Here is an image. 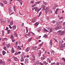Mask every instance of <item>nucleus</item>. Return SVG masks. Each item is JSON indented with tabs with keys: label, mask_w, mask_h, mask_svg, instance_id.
<instances>
[{
	"label": "nucleus",
	"mask_w": 65,
	"mask_h": 65,
	"mask_svg": "<svg viewBox=\"0 0 65 65\" xmlns=\"http://www.w3.org/2000/svg\"><path fill=\"white\" fill-rule=\"evenodd\" d=\"M14 61H17L18 60V58H17L16 57H14Z\"/></svg>",
	"instance_id": "nucleus-16"
},
{
	"label": "nucleus",
	"mask_w": 65,
	"mask_h": 65,
	"mask_svg": "<svg viewBox=\"0 0 65 65\" xmlns=\"http://www.w3.org/2000/svg\"><path fill=\"white\" fill-rule=\"evenodd\" d=\"M30 57L29 56V55H28L27 56H26V58H29Z\"/></svg>",
	"instance_id": "nucleus-49"
},
{
	"label": "nucleus",
	"mask_w": 65,
	"mask_h": 65,
	"mask_svg": "<svg viewBox=\"0 0 65 65\" xmlns=\"http://www.w3.org/2000/svg\"><path fill=\"white\" fill-rule=\"evenodd\" d=\"M32 22L33 23H35V22H36V20H35L34 19H33L32 21Z\"/></svg>",
	"instance_id": "nucleus-26"
},
{
	"label": "nucleus",
	"mask_w": 65,
	"mask_h": 65,
	"mask_svg": "<svg viewBox=\"0 0 65 65\" xmlns=\"http://www.w3.org/2000/svg\"><path fill=\"white\" fill-rule=\"evenodd\" d=\"M16 45H18V42H16Z\"/></svg>",
	"instance_id": "nucleus-59"
},
{
	"label": "nucleus",
	"mask_w": 65,
	"mask_h": 65,
	"mask_svg": "<svg viewBox=\"0 0 65 65\" xmlns=\"http://www.w3.org/2000/svg\"><path fill=\"white\" fill-rule=\"evenodd\" d=\"M12 27H13V28H12L13 30H15V29H16V25H15L14 26H12Z\"/></svg>",
	"instance_id": "nucleus-9"
},
{
	"label": "nucleus",
	"mask_w": 65,
	"mask_h": 65,
	"mask_svg": "<svg viewBox=\"0 0 65 65\" xmlns=\"http://www.w3.org/2000/svg\"><path fill=\"white\" fill-rule=\"evenodd\" d=\"M4 49L5 50V51H7V50L6 49V46H4Z\"/></svg>",
	"instance_id": "nucleus-23"
},
{
	"label": "nucleus",
	"mask_w": 65,
	"mask_h": 65,
	"mask_svg": "<svg viewBox=\"0 0 65 65\" xmlns=\"http://www.w3.org/2000/svg\"><path fill=\"white\" fill-rule=\"evenodd\" d=\"M50 10H48V7H47L46 8V9L45 11L46 13H47L48 12V11H49Z\"/></svg>",
	"instance_id": "nucleus-5"
},
{
	"label": "nucleus",
	"mask_w": 65,
	"mask_h": 65,
	"mask_svg": "<svg viewBox=\"0 0 65 65\" xmlns=\"http://www.w3.org/2000/svg\"><path fill=\"white\" fill-rule=\"evenodd\" d=\"M3 61L1 60H0V63H2Z\"/></svg>",
	"instance_id": "nucleus-31"
},
{
	"label": "nucleus",
	"mask_w": 65,
	"mask_h": 65,
	"mask_svg": "<svg viewBox=\"0 0 65 65\" xmlns=\"http://www.w3.org/2000/svg\"><path fill=\"white\" fill-rule=\"evenodd\" d=\"M42 13L41 12H40V13H39V15H41V13Z\"/></svg>",
	"instance_id": "nucleus-62"
},
{
	"label": "nucleus",
	"mask_w": 65,
	"mask_h": 65,
	"mask_svg": "<svg viewBox=\"0 0 65 65\" xmlns=\"http://www.w3.org/2000/svg\"><path fill=\"white\" fill-rule=\"evenodd\" d=\"M44 4H45V5H46L47 4V3L45 2H44Z\"/></svg>",
	"instance_id": "nucleus-48"
},
{
	"label": "nucleus",
	"mask_w": 65,
	"mask_h": 65,
	"mask_svg": "<svg viewBox=\"0 0 65 65\" xmlns=\"http://www.w3.org/2000/svg\"><path fill=\"white\" fill-rule=\"evenodd\" d=\"M25 63V64H28L29 63V59L27 58L26 59Z\"/></svg>",
	"instance_id": "nucleus-2"
},
{
	"label": "nucleus",
	"mask_w": 65,
	"mask_h": 65,
	"mask_svg": "<svg viewBox=\"0 0 65 65\" xmlns=\"http://www.w3.org/2000/svg\"><path fill=\"white\" fill-rule=\"evenodd\" d=\"M11 38L12 39H13V36H11Z\"/></svg>",
	"instance_id": "nucleus-32"
},
{
	"label": "nucleus",
	"mask_w": 65,
	"mask_h": 65,
	"mask_svg": "<svg viewBox=\"0 0 65 65\" xmlns=\"http://www.w3.org/2000/svg\"><path fill=\"white\" fill-rule=\"evenodd\" d=\"M30 50V48L29 47H27L26 50V52H29Z\"/></svg>",
	"instance_id": "nucleus-6"
},
{
	"label": "nucleus",
	"mask_w": 65,
	"mask_h": 65,
	"mask_svg": "<svg viewBox=\"0 0 65 65\" xmlns=\"http://www.w3.org/2000/svg\"><path fill=\"white\" fill-rule=\"evenodd\" d=\"M13 21H11V22H10V25H11V26H12V25L13 24Z\"/></svg>",
	"instance_id": "nucleus-7"
},
{
	"label": "nucleus",
	"mask_w": 65,
	"mask_h": 65,
	"mask_svg": "<svg viewBox=\"0 0 65 65\" xmlns=\"http://www.w3.org/2000/svg\"><path fill=\"white\" fill-rule=\"evenodd\" d=\"M13 8H14V11H15V6H14V7H13Z\"/></svg>",
	"instance_id": "nucleus-56"
},
{
	"label": "nucleus",
	"mask_w": 65,
	"mask_h": 65,
	"mask_svg": "<svg viewBox=\"0 0 65 65\" xmlns=\"http://www.w3.org/2000/svg\"><path fill=\"white\" fill-rule=\"evenodd\" d=\"M43 62L44 63V64H45V65H47L48 64V63L45 61H43Z\"/></svg>",
	"instance_id": "nucleus-22"
},
{
	"label": "nucleus",
	"mask_w": 65,
	"mask_h": 65,
	"mask_svg": "<svg viewBox=\"0 0 65 65\" xmlns=\"http://www.w3.org/2000/svg\"><path fill=\"white\" fill-rule=\"evenodd\" d=\"M18 49H19V50H21V48L19 46H18Z\"/></svg>",
	"instance_id": "nucleus-30"
},
{
	"label": "nucleus",
	"mask_w": 65,
	"mask_h": 65,
	"mask_svg": "<svg viewBox=\"0 0 65 65\" xmlns=\"http://www.w3.org/2000/svg\"><path fill=\"white\" fill-rule=\"evenodd\" d=\"M63 17H62L60 18H59V20H61V19H63Z\"/></svg>",
	"instance_id": "nucleus-52"
},
{
	"label": "nucleus",
	"mask_w": 65,
	"mask_h": 65,
	"mask_svg": "<svg viewBox=\"0 0 65 65\" xmlns=\"http://www.w3.org/2000/svg\"><path fill=\"white\" fill-rule=\"evenodd\" d=\"M9 28H10L11 29H12V27H11V26H10V25H9Z\"/></svg>",
	"instance_id": "nucleus-36"
},
{
	"label": "nucleus",
	"mask_w": 65,
	"mask_h": 65,
	"mask_svg": "<svg viewBox=\"0 0 65 65\" xmlns=\"http://www.w3.org/2000/svg\"><path fill=\"white\" fill-rule=\"evenodd\" d=\"M57 33H58L59 34H60L61 35H63L64 34H65V30L63 31L62 32L61 31L59 30L57 32Z\"/></svg>",
	"instance_id": "nucleus-1"
},
{
	"label": "nucleus",
	"mask_w": 65,
	"mask_h": 65,
	"mask_svg": "<svg viewBox=\"0 0 65 65\" xmlns=\"http://www.w3.org/2000/svg\"><path fill=\"white\" fill-rule=\"evenodd\" d=\"M26 33H28V29L27 28H26Z\"/></svg>",
	"instance_id": "nucleus-57"
},
{
	"label": "nucleus",
	"mask_w": 65,
	"mask_h": 65,
	"mask_svg": "<svg viewBox=\"0 0 65 65\" xmlns=\"http://www.w3.org/2000/svg\"><path fill=\"white\" fill-rule=\"evenodd\" d=\"M55 62H54V63H51V65H54V64H55Z\"/></svg>",
	"instance_id": "nucleus-47"
},
{
	"label": "nucleus",
	"mask_w": 65,
	"mask_h": 65,
	"mask_svg": "<svg viewBox=\"0 0 65 65\" xmlns=\"http://www.w3.org/2000/svg\"><path fill=\"white\" fill-rule=\"evenodd\" d=\"M7 47L8 48H9V47L10 46V44H7L6 45Z\"/></svg>",
	"instance_id": "nucleus-21"
},
{
	"label": "nucleus",
	"mask_w": 65,
	"mask_h": 65,
	"mask_svg": "<svg viewBox=\"0 0 65 65\" xmlns=\"http://www.w3.org/2000/svg\"><path fill=\"white\" fill-rule=\"evenodd\" d=\"M47 60H48V61H49L50 60V58H47Z\"/></svg>",
	"instance_id": "nucleus-58"
},
{
	"label": "nucleus",
	"mask_w": 65,
	"mask_h": 65,
	"mask_svg": "<svg viewBox=\"0 0 65 65\" xmlns=\"http://www.w3.org/2000/svg\"><path fill=\"white\" fill-rule=\"evenodd\" d=\"M61 26H57L55 28V29L56 30H58V29H61Z\"/></svg>",
	"instance_id": "nucleus-4"
},
{
	"label": "nucleus",
	"mask_w": 65,
	"mask_h": 65,
	"mask_svg": "<svg viewBox=\"0 0 65 65\" xmlns=\"http://www.w3.org/2000/svg\"><path fill=\"white\" fill-rule=\"evenodd\" d=\"M8 27H7L6 29H5V30H8Z\"/></svg>",
	"instance_id": "nucleus-45"
},
{
	"label": "nucleus",
	"mask_w": 65,
	"mask_h": 65,
	"mask_svg": "<svg viewBox=\"0 0 65 65\" xmlns=\"http://www.w3.org/2000/svg\"><path fill=\"white\" fill-rule=\"evenodd\" d=\"M35 5H36L34 4L32 6V7H34V6H35Z\"/></svg>",
	"instance_id": "nucleus-60"
},
{
	"label": "nucleus",
	"mask_w": 65,
	"mask_h": 65,
	"mask_svg": "<svg viewBox=\"0 0 65 65\" xmlns=\"http://www.w3.org/2000/svg\"><path fill=\"white\" fill-rule=\"evenodd\" d=\"M56 8V6H54V7L53 8V9H55Z\"/></svg>",
	"instance_id": "nucleus-43"
},
{
	"label": "nucleus",
	"mask_w": 65,
	"mask_h": 65,
	"mask_svg": "<svg viewBox=\"0 0 65 65\" xmlns=\"http://www.w3.org/2000/svg\"><path fill=\"white\" fill-rule=\"evenodd\" d=\"M34 2V1H31L30 3L32 4V3H33Z\"/></svg>",
	"instance_id": "nucleus-55"
},
{
	"label": "nucleus",
	"mask_w": 65,
	"mask_h": 65,
	"mask_svg": "<svg viewBox=\"0 0 65 65\" xmlns=\"http://www.w3.org/2000/svg\"><path fill=\"white\" fill-rule=\"evenodd\" d=\"M3 45H5V42H4L3 43Z\"/></svg>",
	"instance_id": "nucleus-51"
},
{
	"label": "nucleus",
	"mask_w": 65,
	"mask_h": 65,
	"mask_svg": "<svg viewBox=\"0 0 65 65\" xmlns=\"http://www.w3.org/2000/svg\"><path fill=\"white\" fill-rule=\"evenodd\" d=\"M65 25V22H64L63 23V26H64V25Z\"/></svg>",
	"instance_id": "nucleus-63"
},
{
	"label": "nucleus",
	"mask_w": 65,
	"mask_h": 65,
	"mask_svg": "<svg viewBox=\"0 0 65 65\" xmlns=\"http://www.w3.org/2000/svg\"><path fill=\"white\" fill-rule=\"evenodd\" d=\"M22 26H24V23H22Z\"/></svg>",
	"instance_id": "nucleus-64"
},
{
	"label": "nucleus",
	"mask_w": 65,
	"mask_h": 65,
	"mask_svg": "<svg viewBox=\"0 0 65 65\" xmlns=\"http://www.w3.org/2000/svg\"><path fill=\"white\" fill-rule=\"evenodd\" d=\"M32 56L33 58V59H32L33 61H35V55H34V54H32Z\"/></svg>",
	"instance_id": "nucleus-3"
},
{
	"label": "nucleus",
	"mask_w": 65,
	"mask_h": 65,
	"mask_svg": "<svg viewBox=\"0 0 65 65\" xmlns=\"http://www.w3.org/2000/svg\"><path fill=\"white\" fill-rule=\"evenodd\" d=\"M36 3H37V4H39V3H40V1H39V2H36Z\"/></svg>",
	"instance_id": "nucleus-37"
},
{
	"label": "nucleus",
	"mask_w": 65,
	"mask_h": 65,
	"mask_svg": "<svg viewBox=\"0 0 65 65\" xmlns=\"http://www.w3.org/2000/svg\"><path fill=\"white\" fill-rule=\"evenodd\" d=\"M59 65V62H57L56 64V65Z\"/></svg>",
	"instance_id": "nucleus-41"
},
{
	"label": "nucleus",
	"mask_w": 65,
	"mask_h": 65,
	"mask_svg": "<svg viewBox=\"0 0 65 65\" xmlns=\"http://www.w3.org/2000/svg\"><path fill=\"white\" fill-rule=\"evenodd\" d=\"M36 63L37 64H39V62L38 61H37L36 62Z\"/></svg>",
	"instance_id": "nucleus-42"
},
{
	"label": "nucleus",
	"mask_w": 65,
	"mask_h": 65,
	"mask_svg": "<svg viewBox=\"0 0 65 65\" xmlns=\"http://www.w3.org/2000/svg\"><path fill=\"white\" fill-rule=\"evenodd\" d=\"M52 31H53V30L52 29V28H51L50 29V32H52Z\"/></svg>",
	"instance_id": "nucleus-38"
},
{
	"label": "nucleus",
	"mask_w": 65,
	"mask_h": 65,
	"mask_svg": "<svg viewBox=\"0 0 65 65\" xmlns=\"http://www.w3.org/2000/svg\"><path fill=\"white\" fill-rule=\"evenodd\" d=\"M54 40H55L58 43V41H57V40L56 39H54Z\"/></svg>",
	"instance_id": "nucleus-53"
},
{
	"label": "nucleus",
	"mask_w": 65,
	"mask_h": 65,
	"mask_svg": "<svg viewBox=\"0 0 65 65\" xmlns=\"http://www.w3.org/2000/svg\"><path fill=\"white\" fill-rule=\"evenodd\" d=\"M21 61L22 62H23V61H24V58L23 57H22V58L21 59Z\"/></svg>",
	"instance_id": "nucleus-13"
},
{
	"label": "nucleus",
	"mask_w": 65,
	"mask_h": 65,
	"mask_svg": "<svg viewBox=\"0 0 65 65\" xmlns=\"http://www.w3.org/2000/svg\"><path fill=\"white\" fill-rule=\"evenodd\" d=\"M3 63V65H5V62L4 61H3V63Z\"/></svg>",
	"instance_id": "nucleus-40"
},
{
	"label": "nucleus",
	"mask_w": 65,
	"mask_h": 65,
	"mask_svg": "<svg viewBox=\"0 0 65 65\" xmlns=\"http://www.w3.org/2000/svg\"><path fill=\"white\" fill-rule=\"evenodd\" d=\"M31 32L30 31H29L28 32V34H27L26 35H27V36H30V33Z\"/></svg>",
	"instance_id": "nucleus-15"
},
{
	"label": "nucleus",
	"mask_w": 65,
	"mask_h": 65,
	"mask_svg": "<svg viewBox=\"0 0 65 65\" xmlns=\"http://www.w3.org/2000/svg\"><path fill=\"white\" fill-rule=\"evenodd\" d=\"M2 35L3 36H4V30H2Z\"/></svg>",
	"instance_id": "nucleus-18"
},
{
	"label": "nucleus",
	"mask_w": 65,
	"mask_h": 65,
	"mask_svg": "<svg viewBox=\"0 0 65 65\" xmlns=\"http://www.w3.org/2000/svg\"><path fill=\"white\" fill-rule=\"evenodd\" d=\"M62 60H63L64 62L65 61V59L64 58H62Z\"/></svg>",
	"instance_id": "nucleus-35"
},
{
	"label": "nucleus",
	"mask_w": 65,
	"mask_h": 65,
	"mask_svg": "<svg viewBox=\"0 0 65 65\" xmlns=\"http://www.w3.org/2000/svg\"><path fill=\"white\" fill-rule=\"evenodd\" d=\"M12 53H14V49H13V47H12Z\"/></svg>",
	"instance_id": "nucleus-14"
},
{
	"label": "nucleus",
	"mask_w": 65,
	"mask_h": 65,
	"mask_svg": "<svg viewBox=\"0 0 65 65\" xmlns=\"http://www.w3.org/2000/svg\"><path fill=\"white\" fill-rule=\"evenodd\" d=\"M50 43L51 44V47H52V40H51V41L50 42Z\"/></svg>",
	"instance_id": "nucleus-25"
},
{
	"label": "nucleus",
	"mask_w": 65,
	"mask_h": 65,
	"mask_svg": "<svg viewBox=\"0 0 65 65\" xmlns=\"http://www.w3.org/2000/svg\"><path fill=\"white\" fill-rule=\"evenodd\" d=\"M41 9V8H39V9H38V11H37V12H38L39 11H40V10Z\"/></svg>",
	"instance_id": "nucleus-33"
},
{
	"label": "nucleus",
	"mask_w": 65,
	"mask_h": 65,
	"mask_svg": "<svg viewBox=\"0 0 65 65\" xmlns=\"http://www.w3.org/2000/svg\"><path fill=\"white\" fill-rule=\"evenodd\" d=\"M15 55H18V53H15Z\"/></svg>",
	"instance_id": "nucleus-50"
},
{
	"label": "nucleus",
	"mask_w": 65,
	"mask_h": 65,
	"mask_svg": "<svg viewBox=\"0 0 65 65\" xmlns=\"http://www.w3.org/2000/svg\"><path fill=\"white\" fill-rule=\"evenodd\" d=\"M0 5H1L2 6H4V4L2 3L0 4Z\"/></svg>",
	"instance_id": "nucleus-27"
},
{
	"label": "nucleus",
	"mask_w": 65,
	"mask_h": 65,
	"mask_svg": "<svg viewBox=\"0 0 65 65\" xmlns=\"http://www.w3.org/2000/svg\"><path fill=\"white\" fill-rule=\"evenodd\" d=\"M39 46H42V44H40L39 45Z\"/></svg>",
	"instance_id": "nucleus-61"
},
{
	"label": "nucleus",
	"mask_w": 65,
	"mask_h": 65,
	"mask_svg": "<svg viewBox=\"0 0 65 65\" xmlns=\"http://www.w3.org/2000/svg\"><path fill=\"white\" fill-rule=\"evenodd\" d=\"M17 1H18L19 2H22V0H16Z\"/></svg>",
	"instance_id": "nucleus-44"
},
{
	"label": "nucleus",
	"mask_w": 65,
	"mask_h": 65,
	"mask_svg": "<svg viewBox=\"0 0 65 65\" xmlns=\"http://www.w3.org/2000/svg\"><path fill=\"white\" fill-rule=\"evenodd\" d=\"M12 42H14L15 41V40H14L13 39H12Z\"/></svg>",
	"instance_id": "nucleus-46"
},
{
	"label": "nucleus",
	"mask_w": 65,
	"mask_h": 65,
	"mask_svg": "<svg viewBox=\"0 0 65 65\" xmlns=\"http://www.w3.org/2000/svg\"><path fill=\"white\" fill-rule=\"evenodd\" d=\"M53 23V24H55V21H52Z\"/></svg>",
	"instance_id": "nucleus-54"
},
{
	"label": "nucleus",
	"mask_w": 65,
	"mask_h": 65,
	"mask_svg": "<svg viewBox=\"0 0 65 65\" xmlns=\"http://www.w3.org/2000/svg\"><path fill=\"white\" fill-rule=\"evenodd\" d=\"M59 9L57 8L56 10V11L55 12V14H57V12H58V10H59Z\"/></svg>",
	"instance_id": "nucleus-8"
},
{
	"label": "nucleus",
	"mask_w": 65,
	"mask_h": 65,
	"mask_svg": "<svg viewBox=\"0 0 65 65\" xmlns=\"http://www.w3.org/2000/svg\"><path fill=\"white\" fill-rule=\"evenodd\" d=\"M59 45L60 46H62V43H60Z\"/></svg>",
	"instance_id": "nucleus-29"
},
{
	"label": "nucleus",
	"mask_w": 65,
	"mask_h": 65,
	"mask_svg": "<svg viewBox=\"0 0 65 65\" xmlns=\"http://www.w3.org/2000/svg\"><path fill=\"white\" fill-rule=\"evenodd\" d=\"M39 23H38V22H36L35 24V26H38V25H39Z\"/></svg>",
	"instance_id": "nucleus-12"
},
{
	"label": "nucleus",
	"mask_w": 65,
	"mask_h": 65,
	"mask_svg": "<svg viewBox=\"0 0 65 65\" xmlns=\"http://www.w3.org/2000/svg\"><path fill=\"white\" fill-rule=\"evenodd\" d=\"M4 39H7V38H5L3 39L2 40V41H4Z\"/></svg>",
	"instance_id": "nucleus-39"
},
{
	"label": "nucleus",
	"mask_w": 65,
	"mask_h": 65,
	"mask_svg": "<svg viewBox=\"0 0 65 65\" xmlns=\"http://www.w3.org/2000/svg\"><path fill=\"white\" fill-rule=\"evenodd\" d=\"M7 31H8V34H9V33L10 32V31L9 30H8Z\"/></svg>",
	"instance_id": "nucleus-34"
},
{
	"label": "nucleus",
	"mask_w": 65,
	"mask_h": 65,
	"mask_svg": "<svg viewBox=\"0 0 65 65\" xmlns=\"http://www.w3.org/2000/svg\"><path fill=\"white\" fill-rule=\"evenodd\" d=\"M43 37H44V38H46L47 37V35H45Z\"/></svg>",
	"instance_id": "nucleus-28"
},
{
	"label": "nucleus",
	"mask_w": 65,
	"mask_h": 65,
	"mask_svg": "<svg viewBox=\"0 0 65 65\" xmlns=\"http://www.w3.org/2000/svg\"><path fill=\"white\" fill-rule=\"evenodd\" d=\"M3 2L4 3V4H6L7 3V1L6 0H5L3 1Z\"/></svg>",
	"instance_id": "nucleus-11"
},
{
	"label": "nucleus",
	"mask_w": 65,
	"mask_h": 65,
	"mask_svg": "<svg viewBox=\"0 0 65 65\" xmlns=\"http://www.w3.org/2000/svg\"><path fill=\"white\" fill-rule=\"evenodd\" d=\"M44 31H45V32H48V31L47 30H46L45 28H44Z\"/></svg>",
	"instance_id": "nucleus-20"
},
{
	"label": "nucleus",
	"mask_w": 65,
	"mask_h": 65,
	"mask_svg": "<svg viewBox=\"0 0 65 65\" xmlns=\"http://www.w3.org/2000/svg\"><path fill=\"white\" fill-rule=\"evenodd\" d=\"M3 55H5V52L4 51H3L2 52Z\"/></svg>",
	"instance_id": "nucleus-19"
},
{
	"label": "nucleus",
	"mask_w": 65,
	"mask_h": 65,
	"mask_svg": "<svg viewBox=\"0 0 65 65\" xmlns=\"http://www.w3.org/2000/svg\"><path fill=\"white\" fill-rule=\"evenodd\" d=\"M32 39V37H31L28 40V41L30 42L31 41V40Z\"/></svg>",
	"instance_id": "nucleus-24"
},
{
	"label": "nucleus",
	"mask_w": 65,
	"mask_h": 65,
	"mask_svg": "<svg viewBox=\"0 0 65 65\" xmlns=\"http://www.w3.org/2000/svg\"><path fill=\"white\" fill-rule=\"evenodd\" d=\"M35 11L37 12V11H38V8H37V7H35V8L34 9H35Z\"/></svg>",
	"instance_id": "nucleus-10"
},
{
	"label": "nucleus",
	"mask_w": 65,
	"mask_h": 65,
	"mask_svg": "<svg viewBox=\"0 0 65 65\" xmlns=\"http://www.w3.org/2000/svg\"><path fill=\"white\" fill-rule=\"evenodd\" d=\"M14 35L15 36V37H17L18 36H17V34L15 32L14 33Z\"/></svg>",
	"instance_id": "nucleus-17"
}]
</instances>
